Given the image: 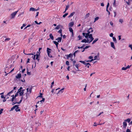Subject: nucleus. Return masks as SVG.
Instances as JSON below:
<instances>
[{
    "instance_id": "1",
    "label": "nucleus",
    "mask_w": 132,
    "mask_h": 132,
    "mask_svg": "<svg viewBox=\"0 0 132 132\" xmlns=\"http://www.w3.org/2000/svg\"><path fill=\"white\" fill-rule=\"evenodd\" d=\"M39 55L40 53H39V52H37L36 54L35 55H33L32 57L33 59L34 60H35V57L36 56V59L37 60L38 62H39L40 60L38 58Z\"/></svg>"
},
{
    "instance_id": "2",
    "label": "nucleus",
    "mask_w": 132,
    "mask_h": 132,
    "mask_svg": "<svg viewBox=\"0 0 132 132\" xmlns=\"http://www.w3.org/2000/svg\"><path fill=\"white\" fill-rule=\"evenodd\" d=\"M88 38L89 40V43H90L94 39V38L93 37L92 35V34H90L89 35H88Z\"/></svg>"
},
{
    "instance_id": "3",
    "label": "nucleus",
    "mask_w": 132,
    "mask_h": 132,
    "mask_svg": "<svg viewBox=\"0 0 132 132\" xmlns=\"http://www.w3.org/2000/svg\"><path fill=\"white\" fill-rule=\"evenodd\" d=\"M18 11V10L13 12L11 14V15L12 16V19L15 16Z\"/></svg>"
},
{
    "instance_id": "4",
    "label": "nucleus",
    "mask_w": 132,
    "mask_h": 132,
    "mask_svg": "<svg viewBox=\"0 0 132 132\" xmlns=\"http://www.w3.org/2000/svg\"><path fill=\"white\" fill-rule=\"evenodd\" d=\"M87 40H86V39H84L82 40L81 42L82 43H89V39L88 38H87Z\"/></svg>"
},
{
    "instance_id": "5",
    "label": "nucleus",
    "mask_w": 132,
    "mask_h": 132,
    "mask_svg": "<svg viewBox=\"0 0 132 132\" xmlns=\"http://www.w3.org/2000/svg\"><path fill=\"white\" fill-rule=\"evenodd\" d=\"M16 105L17 106L16 107V108H15L14 109H15V111L16 112L17 111H20V109H19V107L18 106V105Z\"/></svg>"
},
{
    "instance_id": "6",
    "label": "nucleus",
    "mask_w": 132,
    "mask_h": 132,
    "mask_svg": "<svg viewBox=\"0 0 132 132\" xmlns=\"http://www.w3.org/2000/svg\"><path fill=\"white\" fill-rule=\"evenodd\" d=\"M21 77V73L18 74L16 76V78L17 79H20Z\"/></svg>"
},
{
    "instance_id": "7",
    "label": "nucleus",
    "mask_w": 132,
    "mask_h": 132,
    "mask_svg": "<svg viewBox=\"0 0 132 132\" xmlns=\"http://www.w3.org/2000/svg\"><path fill=\"white\" fill-rule=\"evenodd\" d=\"M92 32L90 31H89V30H88V32L87 33H86V35L85 36V37L87 38H88V35H89L90 34H89L90 33Z\"/></svg>"
},
{
    "instance_id": "8",
    "label": "nucleus",
    "mask_w": 132,
    "mask_h": 132,
    "mask_svg": "<svg viewBox=\"0 0 132 132\" xmlns=\"http://www.w3.org/2000/svg\"><path fill=\"white\" fill-rule=\"evenodd\" d=\"M123 127L124 128H126L127 126V123L126 122L124 121L123 123Z\"/></svg>"
},
{
    "instance_id": "9",
    "label": "nucleus",
    "mask_w": 132,
    "mask_h": 132,
    "mask_svg": "<svg viewBox=\"0 0 132 132\" xmlns=\"http://www.w3.org/2000/svg\"><path fill=\"white\" fill-rule=\"evenodd\" d=\"M16 88L17 87H14V88H13V90H11V91H10V92H9L6 95H9L10 94L13 93V90H15V89H16Z\"/></svg>"
},
{
    "instance_id": "10",
    "label": "nucleus",
    "mask_w": 132,
    "mask_h": 132,
    "mask_svg": "<svg viewBox=\"0 0 132 132\" xmlns=\"http://www.w3.org/2000/svg\"><path fill=\"white\" fill-rule=\"evenodd\" d=\"M110 44L111 47L114 49H115V48L114 45V43L113 42H111L110 43Z\"/></svg>"
},
{
    "instance_id": "11",
    "label": "nucleus",
    "mask_w": 132,
    "mask_h": 132,
    "mask_svg": "<svg viewBox=\"0 0 132 132\" xmlns=\"http://www.w3.org/2000/svg\"><path fill=\"white\" fill-rule=\"evenodd\" d=\"M45 98H42V100L40 101H38L37 103V104L38 103H40V104H42V102H44V100H45Z\"/></svg>"
},
{
    "instance_id": "12",
    "label": "nucleus",
    "mask_w": 132,
    "mask_h": 132,
    "mask_svg": "<svg viewBox=\"0 0 132 132\" xmlns=\"http://www.w3.org/2000/svg\"><path fill=\"white\" fill-rule=\"evenodd\" d=\"M32 88V87H31L30 88V89H29V90L28 88H27L26 90H27V92H29V93L30 94L31 92Z\"/></svg>"
},
{
    "instance_id": "13",
    "label": "nucleus",
    "mask_w": 132,
    "mask_h": 132,
    "mask_svg": "<svg viewBox=\"0 0 132 132\" xmlns=\"http://www.w3.org/2000/svg\"><path fill=\"white\" fill-rule=\"evenodd\" d=\"M67 58L68 59L69 57L72 58L73 57V54H70L69 55H67Z\"/></svg>"
},
{
    "instance_id": "14",
    "label": "nucleus",
    "mask_w": 132,
    "mask_h": 132,
    "mask_svg": "<svg viewBox=\"0 0 132 132\" xmlns=\"http://www.w3.org/2000/svg\"><path fill=\"white\" fill-rule=\"evenodd\" d=\"M74 23L73 22H70L69 24V26L70 27H72L74 25Z\"/></svg>"
},
{
    "instance_id": "15",
    "label": "nucleus",
    "mask_w": 132,
    "mask_h": 132,
    "mask_svg": "<svg viewBox=\"0 0 132 132\" xmlns=\"http://www.w3.org/2000/svg\"><path fill=\"white\" fill-rule=\"evenodd\" d=\"M62 39V38L61 37H59L57 39H56V40H58L57 41L58 42H61V40Z\"/></svg>"
},
{
    "instance_id": "16",
    "label": "nucleus",
    "mask_w": 132,
    "mask_h": 132,
    "mask_svg": "<svg viewBox=\"0 0 132 132\" xmlns=\"http://www.w3.org/2000/svg\"><path fill=\"white\" fill-rule=\"evenodd\" d=\"M36 10V9L35 8H34L33 7H31L29 9L30 11H35Z\"/></svg>"
},
{
    "instance_id": "17",
    "label": "nucleus",
    "mask_w": 132,
    "mask_h": 132,
    "mask_svg": "<svg viewBox=\"0 0 132 132\" xmlns=\"http://www.w3.org/2000/svg\"><path fill=\"white\" fill-rule=\"evenodd\" d=\"M50 38L52 39V40H53L54 39V38L52 34H50L49 35Z\"/></svg>"
},
{
    "instance_id": "18",
    "label": "nucleus",
    "mask_w": 132,
    "mask_h": 132,
    "mask_svg": "<svg viewBox=\"0 0 132 132\" xmlns=\"http://www.w3.org/2000/svg\"><path fill=\"white\" fill-rule=\"evenodd\" d=\"M51 50V49L48 48H47V54L50 53H51V51H50Z\"/></svg>"
},
{
    "instance_id": "19",
    "label": "nucleus",
    "mask_w": 132,
    "mask_h": 132,
    "mask_svg": "<svg viewBox=\"0 0 132 132\" xmlns=\"http://www.w3.org/2000/svg\"><path fill=\"white\" fill-rule=\"evenodd\" d=\"M64 89V88H62V89H61L60 90H59L58 91V93H57V94L59 93H62L63 91V90Z\"/></svg>"
},
{
    "instance_id": "20",
    "label": "nucleus",
    "mask_w": 132,
    "mask_h": 132,
    "mask_svg": "<svg viewBox=\"0 0 132 132\" xmlns=\"http://www.w3.org/2000/svg\"><path fill=\"white\" fill-rule=\"evenodd\" d=\"M62 26L60 25H58L55 28V29L56 30H58L60 28V27H61Z\"/></svg>"
},
{
    "instance_id": "21",
    "label": "nucleus",
    "mask_w": 132,
    "mask_h": 132,
    "mask_svg": "<svg viewBox=\"0 0 132 132\" xmlns=\"http://www.w3.org/2000/svg\"><path fill=\"white\" fill-rule=\"evenodd\" d=\"M75 12H72L68 16V18H70L73 15L75 14Z\"/></svg>"
},
{
    "instance_id": "22",
    "label": "nucleus",
    "mask_w": 132,
    "mask_h": 132,
    "mask_svg": "<svg viewBox=\"0 0 132 132\" xmlns=\"http://www.w3.org/2000/svg\"><path fill=\"white\" fill-rule=\"evenodd\" d=\"M24 93L23 90H22L21 92H20L19 95L21 96H23Z\"/></svg>"
},
{
    "instance_id": "23",
    "label": "nucleus",
    "mask_w": 132,
    "mask_h": 132,
    "mask_svg": "<svg viewBox=\"0 0 132 132\" xmlns=\"http://www.w3.org/2000/svg\"><path fill=\"white\" fill-rule=\"evenodd\" d=\"M88 68H89V66H90V64L89 63H86L85 65Z\"/></svg>"
},
{
    "instance_id": "24",
    "label": "nucleus",
    "mask_w": 132,
    "mask_h": 132,
    "mask_svg": "<svg viewBox=\"0 0 132 132\" xmlns=\"http://www.w3.org/2000/svg\"><path fill=\"white\" fill-rule=\"evenodd\" d=\"M130 120L131 119H130L128 118L126 119L125 120H124V121H125L126 122H128L129 123L130 122Z\"/></svg>"
},
{
    "instance_id": "25",
    "label": "nucleus",
    "mask_w": 132,
    "mask_h": 132,
    "mask_svg": "<svg viewBox=\"0 0 132 132\" xmlns=\"http://www.w3.org/2000/svg\"><path fill=\"white\" fill-rule=\"evenodd\" d=\"M69 7V6L68 5L66 6V7L65 9V11L63 12L64 13H65V12L68 10Z\"/></svg>"
},
{
    "instance_id": "26",
    "label": "nucleus",
    "mask_w": 132,
    "mask_h": 132,
    "mask_svg": "<svg viewBox=\"0 0 132 132\" xmlns=\"http://www.w3.org/2000/svg\"><path fill=\"white\" fill-rule=\"evenodd\" d=\"M17 106L16 105H14V106L12 108L11 110L10 111H13L15 108H16Z\"/></svg>"
},
{
    "instance_id": "27",
    "label": "nucleus",
    "mask_w": 132,
    "mask_h": 132,
    "mask_svg": "<svg viewBox=\"0 0 132 132\" xmlns=\"http://www.w3.org/2000/svg\"><path fill=\"white\" fill-rule=\"evenodd\" d=\"M98 40V39L97 38L96 39H95L93 42L92 43V44H94V43H95L96 42H97Z\"/></svg>"
},
{
    "instance_id": "28",
    "label": "nucleus",
    "mask_w": 132,
    "mask_h": 132,
    "mask_svg": "<svg viewBox=\"0 0 132 132\" xmlns=\"http://www.w3.org/2000/svg\"><path fill=\"white\" fill-rule=\"evenodd\" d=\"M125 1L126 3L128 5H130V4L131 2L129 1H127V0H126Z\"/></svg>"
},
{
    "instance_id": "29",
    "label": "nucleus",
    "mask_w": 132,
    "mask_h": 132,
    "mask_svg": "<svg viewBox=\"0 0 132 132\" xmlns=\"http://www.w3.org/2000/svg\"><path fill=\"white\" fill-rule=\"evenodd\" d=\"M11 96L12 97L11 101L12 102H13V101H14V99L15 98H14V95H12Z\"/></svg>"
},
{
    "instance_id": "30",
    "label": "nucleus",
    "mask_w": 132,
    "mask_h": 132,
    "mask_svg": "<svg viewBox=\"0 0 132 132\" xmlns=\"http://www.w3.org/2000/svg\"><path fill=\"white\" fill-rule=\"evenodd\" d=\"M113 41L115 42V43H117V41L116 39V38L114 37H113Z\"/></svg>"
},
{
    "instance_id": "31",
    "label": "nucleus",
    "mask_w": 132,
    "mask_h": 132,
    "mask_svg": "<svg viewBox=\"0 0 132 132\" xmlns=\"http://www.w3.org/2000/svg\"><path fill=\"white\" fill-rule=\"evenodd\" d=\"M114 2L113 4V6L116 7V0H113Z\"/></svg>"
},
{
    "instance_id": "32",
    "label": "nucleus",
    "mask_w": 132,
    "mask_h": 132,
    "mask_svg": "<svg viewBox=\"0 0 132 132\" xmlns=\"http://www.w3.org/2000/svg\"><path fill=\"white\" fill-rule=\"evenodd\" d=\"M119 22H120L121 23H122L123 22V20L122 19H120L119 20Z\"/></svg>"
},
{
    "instance_id": "33",
    "label": "nucleus",
    "mask_w": 132,
    "mask_h": 132,
    "mask_svg": "<svg viewBox=\"0 0 132 132\" xmlns=\"http://www.w3.org/2000/svg\"><path fill=\"white\" fill-rule=\"evenodd\" d=\"M53 43H54V44L56 45H58L59 44V43L58 42H56L55 41H53Z\"/></svg>"
},
{
    "instance_id": "34",
    "label": "nucleus",
    "mask_w": 132,
    "mask_h": 132,
    "mask_svg": "<svg viewBox=\"0 0 132 132\" xmlns=\"http://www.w3.org/2000/svg\"><path fill=\"white\" fill-rule=\"evenodd\" d=\"M78 37L79 38V39H78V40L82 39V38L80 35L78 36Z\"/></svg>"
},
{
    "instance_id": "35",
    "label": "nucleus",
    "mask_w": 132,
    "mask_h": 132,
    "mask_svg": "<svg viewBox=\"0 0 132 132\" xmlns=\"http://www.w3.org/2000/svg\"><path fill=\"white\" fill-rule=\"evenodd\" d=\"M69 31L71 32H73V30L72 28H69Z\"/></svg>"
},
{
    "instance_id": "36",
    "label": "nucleus",
    "mask_w": 132,
    "mask_h": 132,
    "mask_svg": "<svg viewBox=\"0 0 132 132\" xmlns=\"http://www.w3.org/2000/svg\"><path fill=\"white\" fill-rule=\"evenodd\" d=\"M99 19V17H97L95 19L94 22H95L96 21H97Z\"/></svg>"
},
{
    "instance_id": "37",
    "label": "nucleus",
    "mask_w": 132,
    "mask_h": 132,
    "mask_svg": "<svg viewBox=\"0 0 132 132\" xmlns=\"http://www.w3.org/2000/svg\"><path fill=\"white\" fill-rule=\"evenodd\" d=\"M89 13H88V14H87L85 16V18H88L89 16Z\"/></svg>"
},
{
    "instance_id": "38",
    "label": "nucleus",
    "mask_w": 132,
    "mask_h": 132,
    "mask_svg": "<svg viewBox=\"0 0 132 132\" xmlns=\"http://www.w3.org/2000/svg\"><path fill=\"white\" fill-rule=\"evenodd\" d=\"M68 13H66L63 15V18H65V16H67L68 15Z\"/></svg>"
},
{
    "instance_id": "39",
    "label": "nucleus",
    "mask_w": 132,
    "mask_h": 132,
    "mask_svg": "<svg viewBox=\"0 0 132 132\" xmlns=\"http://www.w3.org/2000/svg\"><path fill=\"white\" fill-rule=\"evenodd\" d=\"M94 60L93 59H92L91 60H88V61H87V60H85V61H86V62H92V61H93V60Z\"/></svg>"
},
{
    "instance_id": "40",
    "label": "nucleus",
    "mask_w": 132,
    "mask_h": 132,
    "mask_svg": "<svg viewBox=\"0 0 132 132\" xmlns=\"http://www.w3.org/2000/svg\"><path fill=\"white\" fill-rule=\"evenodd\" d=\"M24 51H23V53L27 55H33V54H32V53L29 54H26V53H24Z\"/></svg>"
},
{
    "instance_id": "41",
    "label": "nucleus",
    "mask_w": 132,
    "mask_h": 132,
    "mask_svg": "<svg viewBox=\"0 0 132 132\" xmlns=\"http://www.w3.org/2000/svg\"><path fill=\"white\" fill-rule=\"evenodd\" d=\"M3 110V109H1L0 110V114H1L2 113V112Z\"/></svg>"
},
{
    "instance_id": "42",
    "label": "nucleus",
    "mask_w": 132,
    "mask_h": 132,
    "mask_svg": "<svg viewBox=\"0 0 132 132\" xmlns=\"http://www.w3.org/2000/svg\"><path fill=\"white\" fill-rule=\"evenodd\" d=\"M90 47V46H86L85 48H84L85 50V49H87L89 47Z\"/></svg>"
},
{
    "instance_id": "43",
    "label": "nucleus",
    "mask_w": 132,
    "mask_h": 132,
    "mask_svg": "<svg viewBox=\"0 0 132 132\" xmlns=\"http://www.w3.org/2000/svg\"><path fill=\"white\" fill-rule=\"evenodd\" d=\"M88 30L89 31H91V32H92L93 31L92 28H90Z\"/></svg>"
},
{
    "instance_id": "44",
    "label": "nucleus",
    "mask_w": 132,
    "mask_h": 132,
    "mask_svg": "<svg viewBox=\"0 0 132 132\" xmlns=\"http://www.w3.org/2000/svg\"><path fill=\"white\" fill-rule=\"evenodd\" d=\"M121 69L122 70H126L127 69L126 67H123Z\"/></svg>"
},
{
    "instance_id": "45",
    "label": "nucleus",
    "mask_w": 132,
    "mask_h": 132,
    "mask_svg": "<svg viewBox=\"0 0 132 132\" xmlns=\"http://www.w3.org/2000/svg\"><path fill=\"white\" fill-rule=\"evenodd\" d=\"M76 67L78 69V67L79 66V64H77L76 65H75Z\"/></svg>"
},
{
    "instance_id": "46",
    "label": "nucleus",
    "mask_w": 132,
    "mask_h": 132,
    "mask_svg": "<svg viewBox=\"0 0 132 132\" xmlns=\"http://www.w3.org/2000/svg\"><path fill=\"white\" fill-rule=\"evenodd\" d=\"M66 64L68 65H69V62L68 61H67L66 62Z\"/></svg>"
},
{
    "instance_id": "47",
    "label": "nucleus",
    "mask_w": 132,
    "mask_h": 132,
    "mask_svg": "<svg viewBox=\"0 0 132 132\" xmlns=\"http://www.w3.org/2000/svg\"><path fill=\"white\" fill-rule=\"evenodd\" d=\"M27 70H28V69H27ZM27 75H31V72H30L28 71L27 72Z\"/></svg>"
},
{
    "instance_id": "48",
    "label": "nucleus",
    "mask_w": 132,
    "mask_h": 132,
    "mask_svg": "<svg viewBox=\"0 0 132 132\" xmlns=\"http://www.w3.org/2000/svg\"><path fill=\"white\" fill-rule=\"evenodd\" d=\"M10 39V38H6L5 39V41H8Z\"/></svg>"
},
{
    "instance_id": "49",
    "label": "nucleus",
    "mask_w": 132,
    "mask_h": 132,
    "mask_svg": "<svg viewBox=\"0 0 132 132\" xmlns=\"http://www.w3.org/2000/svg\"><path fill=\"white\" fill-rule=\"evenodd\" d=\"M97 56H94V59H93L94 60H95L96 59H97V60H99V59H97Z\"/></svg>"
},
{
    "instance_id": "50",
    "label": "nucleus",
    "mask_w": 132,
    "mask_h": 132,
    "mask_svg": "<svg viewBox=\"0 0 132 132\" xmlns=\"http://www.w3.org/2000/svg\"><path fill=\"white\" fill-rule=\"evenodd\" d=\"M58 32L60 34H61L62 33V30L61 29H60L58 31Z\"/></svg>"
},
{
    "instance_id": "51",
    "label": "nucleus",
    "mask_w": 132,
    "mask_h": 132,
    "mask_svg": "<svg viewBox=\"0 0 132 132\" xmlns=\"http://www.w3.org/2000/svg\"><path fill=\"white\" fill-rule=\"evenodd\" d=\"M18 95V93H16V94L14 96V98H15L16 96H17Z\"/></svg>"
},
{
    "instance_id": "52",
    "label": "nucleus",
    "mask_w": 132,
    "mask_h": 132,
    "mask_svg": "<svg viewBox=\"0 0 132 132\" xmlns=\"http://www.w3.org/2000/svg\"><path fill=\"white\" fill-rule=\"evenodd\" d=\"M40 96H39L38 97H42V93H40Z\"/></svg>"
},
{
    "instance_id": "53",
    "label": "nucleus",
    "mask_w": 132,
    "mask_h": 132,
    "mask_svg": "<svg viewBox=\"0 0 132 132\" xmlns=\"http://www.w3.org/2000/svg\"><path fill=\"white\" fill-rule=\"evenodd\" d=\"M126 131V132H131L129 129H127Z\"/></svg>"
},
{
    "instance_id": "54",
    "label": "nucleus",
    "mask_w": 132,
    "mask_h": 132,
    "mask_svg": "<svg viewBox=\"0 0 132 132\" xmlns=\"http://www.w3.org/2000/svg\"><path fill=\"white\" fill-rule=\"evenodd\" d=\"M93 58V57L92 56H90L88 57V59H92V58Z\"/></svg>"
},
{
    "instance_id": "55",
    "label": "nucleus",
    "mask_w": 132,
    "mask_h": 132,
    "mask_svg": "<svg viewBox=\"0 0 132 132\" xmlns=\"http://www.w3.org/2000/svg\"><path fill=\"white\" fill-rule=\"evenodd\" d=\"M48 55V56L50 57H52V56L50 54V53L47 54Z\"/></svg>"
},
{
    "instance_id": "56",
    "label": "nucleus",
    "mask_w": 132,
    "mask_h": 132,
    "mask_svg": "<svg viewBox=\"0 0 132 132\" xmlns=\"http://www.w3.org/2000/svg\"><path fill=\"white\" fill-rule=\"evenodd\" d=\"M30 60V59L29 58H28L27 60V63H28L29 62V61Z\"/></svg>"
},
{
    "instance_id": "57",
    "label": "nucleus",
    "mask_w": 132,
    "mask_h": 132,
    "mask_svg": "<svg viewBox=\"0 0 132 132\" xmlns=\"http://www.w3.org/2000/svg\"><path fill=\"white\" fill-rule=\"evenodd\" d=\"M24 13V12H23L22 13H20L19 14V15L18 16H20L22 14H23Z\"/></svg>"
},
{
    "instance_id": "58",
    "label": "nucleus",
    "mask_w": 132,
    "mask_h": 132,
    "mask_svg": "<svg viewBox=\"0 0 132 132\" xmlns=\"http://www.w3.org/2000/svg\"><path fill=\"white\" fill-rule=\"evenodd\" d=\"M1 97L2 98H5V97H4V96L3 95H1Z\"/></svg>"
},
{
    "instance_id": "59",
    "label": "nucleus",
    "mask_w": 132,
    "mask_h": 132,
    "mask_svg": "<svg viewBox=\"0 0 132 132\" xmlns=\"http://www.w3.org/2000/svg\"><path fill=\"white\" fill-rule=\"evenodd\" d=\"M103 113V112H101V113H100L98 114V115L97 116H100V115L102 114V113Z\"/></svg>"
},
{
    "instance_id": "60",
    "label": "nucleus",
    "mask_w": 132,
    "mask_h": 132,
    "mask_svg": "<svg viewBox=\"0 0 132 132\" xmlns=\"http://www.w3.org/2000/svg\"><path fill=\"white\" fill-rule=\"evenodd\" d=\"M101 5L102 6H104V4L103 3H101Z\"/></svg>"
},
{
    "instance_id": "61",
    "label": "nucleus",
    "mask_w": 132,
    "mask_h": 132,
    "mask_svg": "<svg viewBox=\"0 0 132 132\" xmlns=\"http://www.w3.org/2000/svg\"><path fill=\"white\" fill-rule=\"evenodd\" d=\"M113 34L112 33H111L110 35V36L111 37H113Z\"/></svg>"
},
{
    "instance_id": "62",
    "label": "nucleus",
    "mask_w": 132,
    "mask_h": 132,
    "mask_svg": "<svg viewBox=\"0 0 132 132\" xmlns=\"http://www.w3.org/2000/svg\"><path fill=\"white\" fill-rule=\"evenodd\" d=\"M110 25L112 26H113V23L111 22V21L110 22Z\"/></svg>"
},
{
    "instance_id": "63",
    "label": "nucleus",
    "mask_w": 132,
    "mask_h": 132,
    "mask_svg": "<svg viewBox=\"0 0 132 132\" xmlns=\"http://www.w3.org/2000/svg\"><path fill=\"white\" fill-rule=\"evenodd\" d=\"M109 3H108L107 5L106 8H108V7L109 6Z\"/></svg>"
},
{
    "instance_id": "64",
    "label": "nucleus",
    "mask_w": 132,
    "mask_h": 132,
    "mask_svg": "<svg viewBox=\"0 0 132 132\" xmlns=\"http://www.w3.org/2000/svg\"><path fill=\"white\" fill-rule=\"evenodd\" d=\"M22 100H21L19 102H17V103L18 104H20L22 101Z\"/></svg>"
}]
</instances>
